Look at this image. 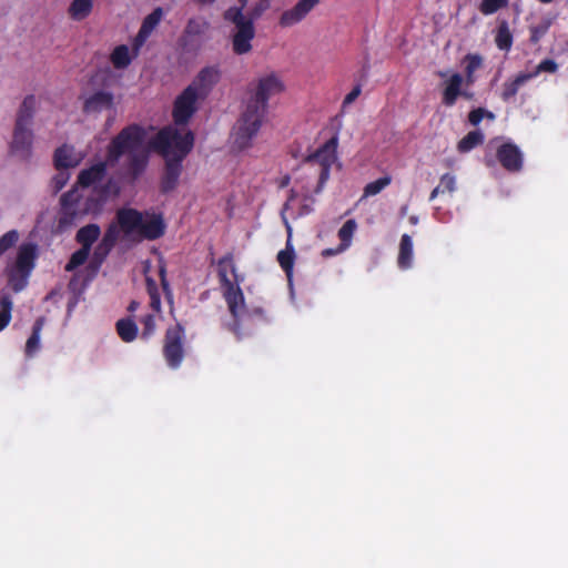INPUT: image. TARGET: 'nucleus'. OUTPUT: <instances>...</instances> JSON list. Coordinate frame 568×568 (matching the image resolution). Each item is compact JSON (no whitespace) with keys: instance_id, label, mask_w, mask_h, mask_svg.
Instances as JSON below:
<instances>
[{"instance_id":"obj_11","label":"nucleus","mask_w":568,"mask_h":568,"mask_svg":"<svg viewBox=\"0 0 568 568\" xmlns=\"http://www.w3.org/2000/svg\"><path fill=\"white\" fill-rule=\"evenodd\" d=\"M224 285L221 286L223 290V296L227 304L229 311L233 317V323L229 325V329L241 339V315L240 311L244 306V295L239 285V282H233L231 278H226L222 275Z\"/></svg>"},{"instance_id":"obj_57","label":"nucleus","mask_w":568,"mask_h":568,"mask_svg":"<svg viewBox=\"0 0 568 568\" xmlns=\"http://www.w3.org/2000/svg\"><path fill=\"white\" fill-rule=\"evenodd\" d=\"M291 182V178L290 175H285L282 178L281 182H280V187H285L290 184Z\"/></svg>"},{"instance_id":"obj_6","label":"nucleus","mask_w":568,"mask_h":568,"mask_svg":"<svg viewBox=\"0 0 568 568\" xmlns=\"http://www.w3.org/2000/svg\"><path fill=\"white\" fill-rule=\"evenodd\" d=\"M81 202L82 195L75 187L61 195L57 233H65L71 230L79 220L87 215L88 207H83Z\"/></svg>"},{"instance_id":"obj_42","label":"nucleus","mask_w":568,"mask_h":568,"mask_svg":"<svg viewBox=\"0 0 568 568\" xmlns=\"http://www.w3.org/2000/svg\"><path fill=\"white\" fill-rule=\"evenodd\" d=\"M484 118H488L490 120L495 119V115L493 112L484 109V108H477L469 112L468 114V121L471 125L477 126Z\"/></svg>"},{"instance_id":"obj_36","label":"nucleus","mask_w":568,"mask_h":568,"mask_svg":"<svg viewBox=\"0 0 568 568\" xmlns=\"http://www.w3.org/2000/svg\"><path fill=\"white\" fill-rule=\"evenodd\" d=\"M357 229V223L355 220H347L343 226L338 230V239L341 240L342 248H346L351 245L353 235Z\"/></svg>"},{"instance_id":"obj_25","label":"nucleus","mask_w":568,"mask_h":568,"mask_svg":"<svg viewBox=\"0 0 568 568\" xmlns=\"http://www.w3.org/2000/svg\"><path fill=\"white\" fill-rule=\"evenodd\" d=\"M100 234V226L98 224L91 223L78 230L75 234V241L82 247L91 250L93 243L99 239Z\"/></svg>"},{"instance_id":"obj_9","label":"nucleus","mask_w":568,"mask_h":568,"mask_svg":"<svg viewBox=\"0 0 568 568\" xmlns=\"http://www.w3.org/2000/svg\"><path fill=\"white\" fill-rule=\"evenodd\" d=\"M185 331L181 324H175L166 328L163 339V356L168 366L176 369L181 366L184 356Z\"/></svg>"},{"instance_id":"obj_64","label":"nucleus","mask_w":568,"mask_h":568,"mask_svg":"<svg viewBox=\"0 0 568 568\" xmlns=\"http://www.w3.org/2000/svg\"><path fill=\"white\" fill-rule=\"evenodd\" d=\"M77 282V274H74L69 283V286L72 287L74 283Z\"/></svg>"},{"instance_id":"obj_44","label":"nucleus","mask_w":568,"mask_h":568,"mask_svg":"<svg viewBox=\"0 0 568 568\" xmlns=\"http://www.w3.org/2000/svg\"><path fill=\"white\" fill-rule=\"evenodd\" d=\"M159 276H160L161 286L163 288V292L165 294L168 302L173 303V293L170 287L169 281L166 278V266L164 263H160V265H159Z\"/></svg>"},{"instance_id":"obj_30","label":"nucleus","mask_w":568,"mask_h":568,"mask_svg":"<svg viewBox=\"0 0 568 568\" xmlns=\"http://www.w3.org/2000/svg\"><path fill=\"white\" fill-rule=\"evenodd\" d=\"M539 73H520L511 82L504 84V90L501 93V98L505 101H508L510 98L515 97L521 85H524L528 80L532 77L538 75Z\"/></svg>"},{"instance_id":"obj_19","label":"nucleus","mask_w":568,"mask_h":568,"mask_svg":"<svg viewBox=\"0 0 568 568\" xmlns=\"http://www.w3.org/2000/svg\"><path fill=\"white\" fill-rule=\"evenodd\" d=\"M463 77L462 73H453L452 77L446 81V87L443 91V104L446 106H453L458 97L470 99V94L462 90Z\"/></svg>"},{"instance_id":"obj_54","label":"nucleus","mask_w":568,"mask_h":568,"mask_svg":"<svg viewBox=\"0 0 568 568\" xmlns=\"http://www.w3.org/2000/svg\"><path fill=\"white\" fill-rule=\"evenodd\" d=\"M329 169L326 166H322L321 174H320V182L324 183L328 179Z\"/></svg>"},{"instance_id":"obj_1","label":"nucleus","mask_w":568,"mask_h":568,"mask_svg":"<svg viewBox=\"0 0 568 568\" xmlns=\"http://www.w3.org/2000/svg\"><path fill=\"white\" fill-rule=\"evenodd\" d=\"M283 91L284 84L274 73L248 85L244 109L234 128V143L239 149L251 145L266 116L268 100Z\"/></svg>"},{"instance_id":"obj_27","label":"nucleus","mask_w":568,"mask_h":568,"mask_svg":"<svg viewBox=\"0 0 568 568\" xmlns=\"http://www.w3.org/2000/svg\"><path fill=\"white\" fill-rule=\"evenodd\" d=\"M216 266H217V276H219L221 286L224 285V280L222 277L223 273L226 278H230L229 273H231L234 277V282H239L233 253L229 252L224 256L219 258L216 262Z\"/></svg>"},{"instance_id":"obj_43","label":"nucleus","mask_w":568,"mask_h":568,"mask_svg":"<svg viewBox=\"0 0 568 568\" xmlns=\"http://www.w3.org/2000/svg\"><path fill=\"white\" fill-rule=\"evenodd\" d=\"M507 6V0H483L479 10L484 14H491Z\"/></svg>"},{"instance_id":"obj_20","label":"nucleus","mask_w":568,"mask_h":568,"mask_svg":"<svg viewBox=\"0 0 568 568\" xmlns=\"http://www.w3.org/2000/svg\"><path fill=\"white\" fill-rule=\"evenodd\" d=\"M270 322L271 315L267 310L262 306L251 307L241 317V337L243 336V329L265 325Z\"/></svg>"},{"instance_id":"obj_58","label":"nucleus","mask_w":568,"mask_h":568,"mask_svg":"<svg viewBox=\"0 0 568 568\" xmlns=\"http://www.w3.org/2000/svg\"><path fill=\"white\" fill-rule=\"evenodd\" d=\"M199 6H207L214 3L216 0H194Z\"/></svg>"},{"instance_id":"obj_55","label":"nucleus","mask_w":568,"mask_h":568,"mask_svg":"<svg viewBox=\"0 0 568 568\" xmlns=\"http://www.w3.org/2000/svg\"><path fill=\"white\" fill-rule=\"evenodd\" d=\"M439 194H444L443 193V189L439 187L438 185L430 192V195H429V201H434Z\"/></svg>"},{"instance_id":"obj_41","label":"nucleus","mask_w":568,"mask_h":568,"mask_svg":"<svg viewBox=\"0 0 568 568\" xmlns=\"http://www.w3.org/2000/svg\"><path fill=\"white\" fill-rule=\"evenodd\" d=\"M59 172L51 179V189L52 193H59L68 183L70 179L69 172L67 170H58Z\"/></svg>"},{"instance_id":"obj_12","label":"nucleus","mask_w":568,"mask_h":568,"mask_svg":"<svg viewBox=\"0 0 568 568\" xmlns=\"http://www.w3.org/2000/svg\"><path fill=\"white\" fill-rule=\"evenodd\" d=\"M496 158L508 172L516 173L523 169L524 155L515 143L505 142L500 144L496 150Z\"/></svg>"},{"instance_id":"obj_31","label":"nucleus","mask_w":568,"mask_h":568,"mask_svg":"<svg viewBox=\"0 0 568 568\" xmlns=\"http://www.w3.org/2000/svg\"><path fill=\"white\" fill-rule=\"evenodd\" d=\"M13 301L9 293H0V332L10 323L12 317Z\"/></svg>"},{"instance_id":"obj_16","label":"nucleus","mask_w":568,"mask_h":568,"mask_svg":"<svg viewBox=\"0 0 568 568\" xmlns=\"http://www.w3.org/2000/svg\"><path fill=\"white\" fill-rule=\"evenodd\" d=\"M166 225L162 214H149L146 213L145 219L141 223L139 233L140 235L149 241H154L162 237L165 233Z\"/></svg>"},{"instance_id":"obj_40","label":"nucleus","mask_w":568,"mask_h":568,"mask_svg":"<svg viewBox=\"0 0 568 568\" xmlns=\"http://www.w3.org/2000/svg\"><path fill=\"white\" fill-rule=\"evenodd\" d=\"M19 240V233L16 230L8 231L0 237V256L9 248L13 247Z\"/></svg>"},{"instance_id":"obj_33","label":"nucleus","mask_w":568,"mask_h":568,"mask_svg":"<svg viewBox=\"0 0 568 568\" xmlns=\"http://www.w3.org/2000/svg\"><path fill=\"white\" fill-rule=\"evenodd\" d=\"M484 133L479 130L468 132L457 144L460 153H467L484 142Z\"/></svg>"},{"instance_id":"obj_32","label":"nucleus","mask_w":568,"mask_h":568,"mask_svg":"<svg viewBox=\"0 0 568 568\" xmlns=\"http://www.w3.org/2000/svg\"><path fill=\"white\" fill-rule=\"evenodd\" d=\"M43 325H44V317H39L36 320V322L32 326V333L26 343L27 356H32L39 349L40 334H41Z\"/></svg>"},{"instance_id":"obj_59","label":"nucleus","mask_w":568,"mask_h":568,"mask_svg":"<svg viewBox=\"0 0 568 568\" xmlns=\"http://www.w3.org/2000/svg\"><path fill=\"white\" fill-rule=\"evenodd\" d=\"M138 306H139V303H138V302H135V301H132V302L130 303L129 307H128V311H129V312H134V311L138 308Z\"/></svg>"},{"instance_id":"obj_8","label":"nucleus","mask_w":568,"mask_h":568,"mask_svg":"<svg viewBox=\"0 0 568 568\" xmlns=\"http://www.w3.org/2000/svg\"><path fill=\"white\" fill-rule=\"evenodd\" d=\"M37 246L32 243L22 244L19 247L16 263L9 272V284L18 293L27 285V278L34 267Z\"/></svg>"},{"instance_id":"obj_60","label":"nucleus","mask_w":568,"mask_h":568,"mask_svg":"<svg viewBox=\"0 0 568 568\" xmlns=\"http://www.w3.org/2000/svg\"><path fill=\"white\" fill-rule=\"evenodd\" d=\"M312 212V207L310 205H303L301 214H308Z\"/></svg>"},{"instance_id":"obj_35","label":"nucleus","mask_w":568,"mask_h":568,"mask_svg":"<svg viewBox=\"0 0 568 568\" xmlns=\"http://www.w3.org/2000/svg\"><path fill=\"white\" fill-rule=\"evenodd\" d=\"M111 61L116 69H124L131 61L129 48L124 44L116 47L111 53Z\"/></svg>"},{"instance_id":"obj_49","label":"nucleus","mask_w":568,"mask_h":568,"mask_svg":"<svg viewBox=\"0 0 568 568\" xmlns=\"http://www.w3.org/2000/svg\"><path fill=\"white\" fill-rule=\"evenodd\" d=\"M481 58L479 55H467L465 58V71H474L481 68Z\"/></svg>"},{"instance_id":"obj_51","label":"nucleus","mask_w":568,"mask_h":568,"mask_svg":"<svg viewBox=\"0 0 568 568\" xmlns=\"http://www.w3.org/2000/svg\"><path fill=\"white\" fill-rule=\"evenodd\" d=\"M145 283H146V291H148V294L150 297L160 295L158 285L153 278L146 277Z\"/></svg>"},{"instance_id":"obj_15","label":"nucleus","mask_w":568,"mask_h":568,"mask_svg":"<svg viewBox=\"0 0 568 568\" xmlns=\"http://www.w3.org/2000/svg\"><path fill=\"white\" fill-rule=\"evenodd\" d=\"M287 207H288V202H286L284 204L283 211L287 210ZM281 215H282L283 223L286 227V231L288 233V239H291L292 226L288 223L286 216L284 215V212H282ZM277 262H278L280 266L282 267V270L284 271L288 281H291L292 276H293V267H294V262H295V251H294V247L291 244L290 240H287V242H286V247L278 252Z\"/></svg>"},{"instance_id":"obj_28","label":"nucleus","mask_w":568,"mask_h":568,"mask_svg":"<svg viewBox=\"0 0 568 568\" xmlns=\"http://www.w3.org/2000/svg\"><path fill=\"white\" fill-rule=\"evenodd\" d=\"M115 328L120 338L125 343L133 342L136 338L138 326L130 317L119 320L115 324Z\"/></svg>"},{"instance_id":"obj_48","label":"nucleus","mask_w":568,"mask_h":568,"mask_svg":"<svg viewBox=\"0 0 568 568\" xmlns=\"http://www.w3.org/2000/svg\"><path fill=\"white\" fill-rule=\"evenodd\" d=\"M270 8L268 0H264L257 3L246 17L247 19H252L254 22L255 19L260 18L267 9Z\"/></svg>"},{"instance_id":"obj_21","label":"nucleus","mask_w":568,"mask_h":568,"mask_svg":"<svg viewBox=\"0 0 568 568\" xmlns=\"http://www.w3.org/2000/svg\"><path fill=\"white\" fill-rule=\"evenodd\" d=\"M113 106V93L98 91L85 99L83 111L87 113L101 112Z\"/></svg>"},{"instance_id":"obj_38","label":"nucleus","mask_w":568,"mask_h":568,"mask_svg":"<svg viewBox=\"0 0 568 568\" xmlns=\"http://www.w3.org/2000/svg\"><path fill=\"white\" fill-rule=\"evenodd\" d=\"M495 41L501 50H508L511 47L513 36L506 21L500 22Z\"/></svg>"},{"instance_id":"obj_17","label":"nucleus","mask_w":568,"mask_h":568,"mask_svg":"<svg viewBox=\"0 0 568 568\" xmlns=\"http://www.w3.org/2000/svg\"><path fill=\"white\" fill-rule=\"evenodd\" d=\"M162 17H163V9L159 7V8H155L150 14H148L144 18L142 26L133 41V50H134L135 54L139 51V49L144 44V42L146 41L149 36L158 27Z\"/></svg>"},{"instance_id":"obj_22","label":"nucleus","mask_w":568,"mask_h":568,"mask_svg":"<svg viewBox=\"0 0 568 568\" xmlns=\"http://www.w3.org/2000/svg\"><path fill=\"white\" fill-rule=\"evenodd\" d=\"M118 222L125 233L139 232L143 214L135 209H121L116 214Z\"/></svg>"},{"instance_id":"obj_24","label":"nucleus","mask_w":568,"mask_h":568,"mask_svg":"<svg viewBox=\"0 0 568 568\" xmlns=\"http://www.w3.org/2000/svg\"><path fill=\"white\" fill-rule=\"evenodd\" d=\"M57 170H67L78 165L79 161L73 156V148L67 144L59 146L53 155Z\"/></svg>"},{"instance_id":"obj_18","label":"nucleus","mask_w":568,"mask_h":568,"mask_svg":"<svg viewBox=\"0 0 568 568\" xmlns=\"http://www.w3.org/2000/svg\"><path fill=\"white\" fill-rule=\"evenodd\" d=\"M338 145L337 135H333L322 146H320L313 154L308 156V161L318 163L321 166L331 168L336 160V152Z\"/></svg>"},{"instance_id":"obj_37","label":"nucleus","mask_w":568,"mask_h":568,"mask_svg":"<svg viewBox=\"0 0 568 568\" xmlns=\"http://www.w3.org/2000/svg\"><path fill=\"white\" fill-rule=\"evenodd\" d=\"M90 252L91 250L81 246L79 250L72 253L68 263L64 266V270L67 272H73L79 266L83 265L87 262Z\"/></svg>"},{"instance_id":"obj_62","label":"nucleus","mask_w":568,"mask_h":568,"mask_svg":"<svg viewBox=\"0 0 568 568\" xmlns=\"http://www.w3.org/2000/svg\"><path fill=\"white\" fill-rule=\"evenodd\" d=\"M106 255H104V248H101L99 255L97 257H94L95 260H99V263L102 262V260L105 257Z\"/></svg>"},{"instance_id":"obj_53","label":"nucleus","mask_w":568,"mask_h":568,"mask_svg":"<svg viewBox=\"0 0 568 568\" xmlns=\"http://www.w3.org/2000/svg\"><path fill=\"white\" fill-rule=\"evenodd\" d=\"M555 69L556 64L552 61L547 60L539 64L537 71H554Z\"/></svg>"},{"instance_id":"obj_26","label":"nucleus","mask_w":568,"mask_h":568,"mask_svg":"<svg viewBox=\"0 0 568 568\" xmlns=\"http://www.w3.org/2000/svg\"><path fill=\"white\" fill-rule=\"evenodd\" d=\"M397 263L402 270H407L412 266L413 240L408 234H403L400 237Z\"/></svg>"},{"instance_id":"obj_34","label":"nucleus","mask_w":568,"mask_h":568,"mask_svg":"<svg viewBox=\"0 0 568 568\" xmlns=\"http://www.w3.org/2000/svg\"><path fill=\"white\" fill-rule=\"evenodd\" d=\"M392 183V176L386 174L373 182H369L365 185L363 190L362 200L377 195L381 193L385 187H387Z\"/></svg>"},{"instance_id":"obj_23","label":"nucleus","mask_w":568,"mask_h":568,"mask_svg":"<svg viewBox=\"0 0 568 568\" xmlns=\"http://www.w3.org/2000/svg\"><path fill=\"white\" fill-rule=\"evenodd\" d=\"M106 162H99L92 166L82 170L78 175V184L82 187H89L100 182L106 174Z\"/></svg>"},{"instance_id":"obj_5","label":"nucleus","mask_w":568,"mask_h":568,"mask_svg":"<svg viewBox=\"0 0 568 568\" xmlns=\"http://www.w3.org/2000/svg\"><path fill=\"white\" fill-rule=\"evenodd\" d=\"M225 21L234 24L232 33V48L237 54H244L251 51V41L255 36V28L252 19H247L241 9H227L223 13Z\"/></svg>"},{"instance_id":"obj_2","label":"nucleus","mask_w":568,"mask_h":568,"mask_svg":"<svg viewBox=\"0 0 568 568\" xmlns=\"http://www.w3.org/2000/svg\"><path fill=\"white\" fill-rule=\"evenodd\" d=\"M145 139V130L131 124L122 129L110 142L106 149V160L109 164H115L120 158L129 152L128 172L132 180H136L145 171L148 165V155L135 153L141 148Z\"/></svg>"},{"instance_id":"obj_56","label":"nucleus","mask_w":568,"mask_h":568,"mask_svg":"<svg viewBox=\"0 0 568 568\" xmlns=\"http://www.w3.org/2000/svg\"><path fill=\"white\" fill-rule=\"evenodd\" d=\"M240 7H230L229 9H241V13H244V9L247 6L248 0H239Z\"/></svg>"},{"instance_id":"obj_50","label":"nucleus","mask_w":568,"mask_h":568,"mask_svg":"<svg viewBox=\"0 0 568 568\" xmlns=\"http://www.w3.org/2000/svg\"><path fill=\"white\" fill-rule=\"evenodd\" d=\"M362 92V87L361 84H356L349 93L346 94V97L344 98V101H343V106H346L351 103H353L357 98L358 95L361 94Z\"/></svg>"},{"instance_id":"obj_45","label":"nucleus","mask_w":568,"mask_h":568,"mask_svg":"<svg viewBox=\"0 0 568 568\" xmlns=\"http://www.w3.org/2000/svg\"><path fill=\"white\" fill-rule=\"evenodd\" d=\"M438 186L443 189V193H453L456 190L455 176L450 173H445L442 175Z\"/></svg>"},{"instance_id":"obj_39","label":"nucleus","mask_w":568,"mask_h":568,"mask_svg":"<svg viewBox=\"0 0 568 568\" xmlns=\"http://www.w3.org/2000/svg\"><path fill=\"white\" fill-rule=\"evenodd\" d=\"M115 242H116V232L112 227H110L109 230H106V232L104 233V235L102 237V241L97 246V248L94 251V257H97L99 255L101 248H104V255H108L109 252L111 251V248L114 246Z\"/></svg>"},{"instance_id":"obj_14","label":"nucleus","mask_w":568,"mask_h":568,"mask_svg":"<svg viewBox=\"0 0 568 568\" xmlns=\"http://www.w3.org/2000/svg\"><path fill=\"white\" fill-rule=\"evenodd\" d=\"M182 162L179 159H165V165L160 179L159 190L162 194L173 192L180 181Z\"/></svg>"},{"instance_id":"obj_4","label":"nucleus","mask_w":568,"mask_h":568,"mask_svg":"<svg viewBox=\"0 0 568 568\" xmlns=\"http://www.w3.org/2000/svg\"><path fill=\"white\" fill-rule=\"evenodd\" d=\"M34 95H27L17 114L11 150L14 153L28 155L33 142V132L30 129L36 111Z\"/></svg>"},{"instance_id":"obj_61","label":"nucleus","mask_w":568,"mask_h":568,"mask_svg":"<svg viewBox=\"0 0 568 568\" xmlns=\"http://www.w3.org/2000/svg\"><path fill=\"white\" fill-rule=\"evenodd\" d=\"M539 32L537 30H534L532 32V36H531V41L532 42H537L539 40Z\"/></svg>"},{"instance_id":"obj_52","label":"nucleus","mask_w":568,"mask_h":568,"mask_svg":"<svg viewBox=\"0 0 568 568\" xmlns=\"http://www.w3.org/2000/svg\"><path fill=\"white\" fill-rule=\"evenodd\" d=\"M150 306L155 312H161V296H152L150 297Z\"/></svg>"},{"instance_id":"obj_63","label":"nucleus","mask_w":568,"mask_h":568,"mask_svg":"<svg viewBox=\"0 0 568 568\" xmlns=\"http://www.w3.org/2000/svg\"><path fill=\"white\" fill-rule=\"evenodd\" d=\"M409 223L413 224V225L417 224L418 223V217L416 215H412L409 217Z\"/></svg>"},{"instance_id":"obj_13","label":"nucleus","mask_w":568,"mask_h":568,"mask_svg":"<svg viewBox=\"0 0 568 568\" xmlns=\"http://www.w3.org/2000/svg\"><path fill=\"white\" fill-rule=\"evenodd\" d=\"M320 3V0H300L294 7L284 10L278 18V26L288 29L302 22Z\"/></svg>"},{"instance_id":"obj_10","label":"nucleus","mask_w":568,"mask_h":568,"mask_svg":"<svg viewBox=\"0 0 568 568\" xmlns=\"http://www.w3.org/2000/svg\"><path fill=\"white\" fill-rule=\"evenodd\" d=\"M199 88L190 84L174 101L172 118L178 126L186 125L197 111Z\"/></svg>"},{"instance_id":"obj_46","label":"nucleus","mask_w":568,"mask_h":568,"mask_svg":"<svg viewBox=\"0 0 568 568\" xmlns=\"http://www.w3.org/2000/svg\"><path fill=\"white\" fill-rule=\"evenodd\" d=\"M142 324H143L142 337L143 338H148V337H150L154 333V329H155V318H154V316L151 315V314L145 315L142 318Z\"/></svg>"},{"instance_id":"obj_29","label":"nucleus","mask_w":568,"mask_h":568,"mask_svg":"<svg viewBox=\"0 0 568 568\" xmlns=\"http://www.w3.org/2000/svg\"><path fill=\"white\" fill-rule=\"evenodd\" d=\"M93 9V0H73L68 9L71 19L81 21L85 19Z\"/></svg>"},{"instance_id":"obj_7","label":"nucleus","mask_w":568,"mask_h":568,"mask_svg":"<svg viewBox=\"0 0 568 568\" xmlns=\"http://www.w3.org/2000/svg\"><path fill=\"white\" fill-rule=\"evenodd\" d=\"M211 30L210 21L202 16H193L187 19L179 38V47L185 54H196Z\"/></svg>"},{"instance_id":"obj_47","label":"nucleus","mask_w":568,"mask_h":568,"mask_svg":"<svg viewBox=\"0 0 568 568\" xmlns=\"http://www.w3.org/2000/svg\"><path fill=\"white\" fill-rule=\"evenodd\" d=\"M121 73H93V77L91 78V82H98L101 81L104 84H110L112 82H115L119 80Z\"/></svg>"},{"instance_id":"obj_3","label":"nucleus","mask_w":568,"mask_h":568,"mask_svg":"<svg viewBox=\"0 0 568 568\" xmlns=\"http://www.w3.org/2000/svg\"><path fill=\"white\" fill-rule=\"evenodd\" d=\"M193 145L194 133L191 130L182 134L172 126L161 129L152 141V148L164 159H179L180 162H183Z\"/></svg>"}]
</instances>
